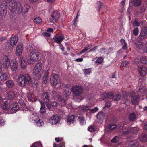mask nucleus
<instances>
[{"instance_id":"obj_1","label":"nucleus","mask_w":147,"mask_h":147,"mask_svg":"<svg viewBox=\"0 0 147 147\" xmlns=\"http://www.w3.org/2000/svg\"><path fill=\"white\" fill-rule=\"evenodd\" d=\"M31 82V78L28 74L24 76L21 74L18 77L17 83L18 85L21 87H24L26 84L29 85Z\"/></svg>"},{"instance_id":"obj_2","label":"nucleus","mask_w":147,"mask_h":147,"mask_svg":"<svg viewBox=\"0 0 147 147\" xmlns=\"http://www.w3.org/2000/svg\"><path fill=\"white\" fill-rule=\"evenodd\" d=\"M41 57V53L37 50H34L29 53L28 63L32 65L35 62L39 60Z\"/></svg>"},{"instance_id":"obj_3","label":"nucleus","mask_w":147,"mask_h":147,"mask_svg":"<svg viewBox=\"0 0 147 147\" xmlns=\"http://www.w3.org/2000/svg\"><path fill=\"white\" fill-rule=\"evenodd\" d=\"M42 65L41 63H37L34 66L33 70L34 78L35 80L40 79L43 73L42 69Z\"/></svg>"},{"instance_id":"obj_4","label":"nucleus","mask_w":147,"mask_h":147,"mask_svg":"<svg viewBox=\"0 0 147 147\" xmlns=\"http://www.w3.org/2000/svg\"><path fill=\"white\" fill-rule=\"evenodd\" d=\"M9 9L10 11L13 13L17 14H21L22 10L21 7L20 6V3H17L16 2H11L9 3Z\"/></svg>"},{"instance_id":"obj_5","label":"nucleus","mask_w":147,"mask_h":147,"mask_svg":"<svg viewBox=\"0 0 147 147\" xmlns=\"http://www.w3.org/2000/svg\"><path fill=\"white\" fill-rule=\"evenodd\" d=\"M18 40V38L16 36H14L12 37L6 44V47L7 49L8 50L13 49V46L16 44Z\"/></svg>"},{"instance_id":"obj_6","label":"nucleus","mask_w":147,"mask_h":147,"mask_svg":"<svg viewBox=\"0 0 147 147\" xmlns=\"http://www.w3.org/2000/svg\"><path fill=\"white\" fill-rule=\"evenodd\" d=\"M50 82L52 85L54 86L60 82V78L57 74H52L50 77Z\"/></svg>"},{"instance_id":"obj_7","label":"nucleus","mask_w":147,"mask_h":147,"mask_svg":"<svg viewBox=\"0 0 147 147\" xmlns=\"http://www.w3.org/2000/svg\"><path fill=\"white\" fill-rule=\"evenodd\" d=\"M84 89L82 87L79 85H76L72 87V92L74 95L76 96H79L81 95L83 93Z\"/></svg>"},{"instance_id":"obj_8","label":"nucleus","mask_w":147,"mask_h":147,"mask_svg":"<svg viewBox=\"0 0 147 147\" xmlns=\"http://www.w3.org/2000/svg\"><path fill=\"white\" fill-rule=\"evenodd\" d=\"M2 109L5 113L9 114L11 113L10 110L11 106L10 102L8 101H4L1 105Z\"/></svg>"},{"instance_id":"obj_9","label":"nucleus","mask_w":147,"mask_h":147,"mask_svg":"<svg viewBox=\"0 0 147 147\" xmlns=\"http://www.w3.org/2000/svg\"><path fill=\"white\" fill-rule=\"evenodd\" d=\"M1 62L2 65L6 68H7L10 64L9 59L7 56L6 55L3 56Z\"/></svg>"},{"instance_id":"obj_10","label":"nucleus","mask_w":147,"mask_h":147,"mask_svg":"<svg viewBox=\"0 0 147 147\" xmlns=\"http://www.w3.org/2000/svg\"><path fill=\"white\" fill-rule=\"evenodd\" d=\"M60 120V118L57 115L52 116L49 120V122L52 125L56 124Z\"/></svg>"},{"instance_id":"obj_11","label":"nucleus","mask_w":147,"mask_h":147,"mask_svg":"<svg viewBox=\"0 0 147 147\" xmlns=\"http://www.w3.org/2000/svg\"><path fill=\"white\" fill-rule=\"evenodd\" d=\"M16 94L15 93L12 91H8L5 96V98L6 99L11 100L15 99L16 97Z\"/></svg>"},{"instance_id":"obj_12","label":"nucleus","mask_w":147,"mask_h":147,"mask_svg":"<svg viewBox=\"0 0 147 147\" xmlns=\"http://www.w3.org/2000/svg\"><path fill=\"white\" fill-rule=\"evenodd\" d=\"M7 5L5 3H1L0 5V13L2 16H4L7 13L6 9Z\"/></svg>"},{"instance_id":"obj_13","label":"nucleus","mask_w":147,"mask_h":147,"mask_svg":"<svg viewBox=\"0 0 147 147\" xmlns=\"http://www.w3.org/2000/svg\"><path fill=\"white\" fill-rule=\"evenodd\" d=\"M59 16L60 14L57 11L53 12L51 17V21L53 22H56L59 18Z\"/></svg>"},{"instance_id":"obj_14","label":"nucleus","mask_w":147,"mask_h":147,"mask_svg":"<svg viewBox=\"0 0 147 147\" xmlns=\"http://www.w3.org/2000/svg\"><path fill=\"white\" fill-rule=\"evenodd\" d=\"M147 36V27H145L143 28L142 30L141 33L139 36V39H144Z\"/></svg>"},{"instance_id":"obj_15","label":"nucleus","mask_w":147,"mask_h":147,"mask_svg":"<svg viewBox=\"0 0 147 147\" xmlns=\"http://www.w3.org/2000/svg\"><path fill=\"white\" fill-rule=\"evenodd\" d=\"M64 39L63 36L58 35L57 34L54 37L53 40L54 42L58 44H60L62 41Z\"/></svg>"},{"instance_id":"obj_16","label":"nucleus","mask_w":147,"mask_h":147,"mask_svg":"<svg viewBox=\"0 0 147 147\" xmlns=\"http://www.w3.org/2000/svg\"><path fill=\"white\" fill-rule=\"evenodd\" d=\"M22 45L20 43L17 45L16 49V54L17 55H22L23 52Z\"/></svg>"},{"instance_id":"obj_17","label":"nucleus","mask_w":147,"mask_h":147,"mask_svg":"<svg viewBox=\"0 0 147 147\" xmlns=\"http://www.w3.org/2000/svg\"><path fill=\"white\" fill-rule=\"evenodd\" d=\"M138 69L140 74L141 76H144L146 75L147 69L144 67L140 66L138 67Z\"/></svg>"},{"instance_id":"obj_18","label":"nucleus","mask_w":147,"mask_h":147,"mask_svg":"<svg viewBox=\"0 0 147 147\" xmlns=\"http://www.w3.org/2000/svg\"><path fill=\"white\" fill-rule=\"evenodd\" d=\"M121 132V134L123 135L127 134L130 133L132 130L131 128H129L128 127H124L122 128Z\"/></svg>"},{"instance_id":"obj_19","label":"nucleus","mask_w":147,"mask_h":147,"mask_svg":"<svg viewBox=\"0 0 147 147\" xmlns=\"http://www.w3.org/2000/svg\"><path fill=\"white\" fill-rule=\"evenodd\" d=\"M42 98L45 102L49 101L50 97L48 92L46 91L43 92L42 94Z\"/></svg>"},{"instance_id":"obj_20","label":"nucleus","mask_w":147,"mask_h":147,"mask_svg":"<svg viewBox=\"0 0 147 147\" xmlns=\"http://www.w3.org/2000/svg\"><path fill=\"white\" fill-rule=\"evenodd\" d=\"M20 6L21 7L20 9L21 10H22V11H21V13H22L24 14H25L28 11L29 9L30 8L29 6L27 4L25 5L23 7H22L21 5L20 4Z\"/></svg>"},{"instance_id":"obj_21","label":"nucleus","mask_w":147,"mask_h":147,"mask_svg":"<svg viewBox=\"0 0 147 147\" xmlns=\"http://www.w3.org/2000/svg\"><path fill=\"white\" fill-rule=\"evenodd\" d=\"M19 61L21 63V67L22 69H24L27 65L26 61L25 59H23L22 57H20L19 58Z\"/></svg>"},{"instance_id":"obj_22","label":"nucleus","mask_w":147,"mask_h":147,"mask_svg":"<svg viewBox=\"0 0 147 147\" xmlns=\"http://www.w3.org/2000/svg\"><path fill=\"white\" fill-rule=\"evenodd\" d=\"M139 146V142L136 140H134L131 141L128 147H138Z\"/></svg>"},{"instance_id":"obj_23","label":"nucleus","mask_w":147,"mask_h":147,"mask_svg":"<svg viewBox=\"0 0 147 147\" xmlns=\"http://www.w3.org/2000/svg\"><path fill=\"white\" fill-rule=\"evenodd\" d=\"M139 96L137 95L132 97L131 100L132 104L134 105L138 104L139 100Z\"/></svg>"},{"instance_id":"obj_24","label":"nucleus","mask_w":147,"mask_h":147,"mask_svg":"<svg viewBox=\"0 0 147 147\" xmlns=\"http://www.w3.org/2000/svg\"><path fill=\"white\" fill-rule=\"evenodd\" d=\"M97 117L99 120L102 121L105 118V113L102 112H99L97 114Z\"/></svg>"},{"instance_id":"obj_25","label":"nucleus","mask_w":147,"mask_h":147,"mask_svg":"<svg viewBox=\"0 0 147 147\" xmlns=\"http://www.w3.org/2000/svg\"><path fill=\"white\" fill-rule=\"evenodd\" d=\"M75 116L74 115H69L67 117V123L69 125L73 123L74 121Z\"/></svg>"},{"instance_id":"obj_26","label":"nucleus","mask_w":147,"mask_h":147,"mask_svg":"<svg viewBox=\"0 0 147 147\" xmlns=\"http://www.w3.org/2000/svg\"><path fill=\"white\" fill-rule=\"evenodd\" d=\"M20 107L18 105V104L17 102H14L12 104L11 106L10 110H12L14 111H17L18 110Z\"/></svg>"},{"instance_id":"obj_27","label":"nucleus","mask_w":147,"mask_h":147,"mask_svg":"<svg viewBox=\"0 0 147 147\" xmlns=\"http://www.w3.org/2000/svg\"><path fill=\"white\" fill-rule=\"evenodd\" d=\"M6 86L8 88H11L13 87L14 86V83L13 80H8L6 82Z\"/></svg>"},{"instance_id":"obj_28","label":"nucleus","mask_w":147,"mask_h":147,"mask_svg":"<svg viewBox=\"0 0 147 147\" xmlns=\"http://www.w3.org/2000/svg\"><path fill=\"white\" fill-rule=\"evenodd\" d=\"M7 78V75L5 73H0V82H2L6 80Z\"/></svg>"},{"instance_id":"obj_29","label":"nucleus","mask_w":147,"mask_h":147,"mask_svg":"<svg viewBox=\"0 0 147 147\" xmlns=\"http://www.w3.org/2000/svg\"><path fill=\"white\" fill-rule=\"evenodd\" d=\"M18 67V63L17 62H15L11 65V68L13 72L16 71L17 70Z\"/></svg>"},{"instance_id":"obj_30","label":"nucleus","mask_w":147,"mask_h":147,"mask_svg":"<svg viewBox=\"0 0 147 147\" xmlns=\"http://www.w3.org/2000/svg\"><path fill=\"white\" fill-rule=\"evenodd\" d=\"M41 104V107L40 110V113H43L46 112V108L45 107V104L44 103H42L41 101H40Z\"/></svg>"},{"instance_id":"obj_31","label":"nucleus","mask_w":147,"mask_h":147,"mask_svg":"<svg viewBox=\"0 0 147 147\" xmlns=\"http://www.w3.org/2000/svg\"><path fill=\"white\" fill-rule=\"evenodd\" d=\"M78 120L81 125H84L86 123V120L85 118L82 116L78 117Z\"/></svg>"},{"instance_id":"obj_32","label":"nucleus","mask_w":147,"mask_h":147,"mask_svg":"<svg viewBox=\"0 0 147 147\" xmlns=\"http://www.w3.org/2000/svg\"><path fill=\"white\" fill-rule=\"evenodd\" d=\"M28 100L32 102H35L36 101V98L34 97V96L33 94H29L27 96Z\"/></svg>"},{"instance_id":"obj_33","label":"nucleus","mask_w":147,"mask_h":147,"mask_svg":"<svg viewBox=\"0 0 147 147\" xmlns=\"http://www.w3.org/2000/svg\"><path fill=\"white\" fill-rule=\"evenodd\" d=\"M120 42L122 45V49L124 50L127 49V45L125 40L123 38L121 39L120 40Z\"/></svg>"},{"instance_id":"obj_34","label":"nucleus","mask_w":147,"mask_h":147,"mask_svg":"<svg viewBox=\"0 0 147 147\" xmlns=\"http://www.w3.org/2000/svg\"><path fill=\"white\" fill-rule=\"evenodd\" d=\"M135 46L138 49H142L144 47V44L143 42H135Z\"/></svg>"},{"instance_id":"obj_35","label":"nucleus","mask_w":147,"mask_h":147,"mask_svg":"<svg viewBox=\"0 0 147 147\" xmlns=\"http://www.w3.org/2000/svg\"><path fill=\"white\" fill-rule=\"evenodd\" d=\"M19 102L20 104L22 110H24V108L26 109V107L25 105V103L23 100L22 99L19 100Z\"/></svg>"},{"instance_id":"obj_36","label":"nucleus","mask_w":147,"mask_h":147,"mask_svg":"<svg viewBox=\"0 0 147 147\" xmlns=\"http://www.w3.org/2000/svg\"><path fill=\"white\" fill-rule=\"evenodd\" d=\"M129 120L131 121H133L136 119V115L134 113L130 114L129 116Z\"/></svg>"},{"instance_id":"obj_37","label":"nucleus","mask_w":147,"mask_h":147,"mask_svg":"<svg viewBox=\"0 0 147 147\" xmlns=\"http://www.w3.org/2000/svg\"><path fill=\"white\" fill-rule=\"evenodd\" d=\"M35 123L38 126H42L44 124V122L42 119H39L35 121Z\"/></svg>"},{"instance_id":"obj_38","label":"nucleus","mask_w":147,"mask_h":147,"mask_svg":"<svg viewBox=\"0 0 147 147\" xmlns=\"http://www.w3.org/2000/svg\"><path fill=\"white\" fill-rule=\"evenodd\" d=\"M121 103L125 104L127 106H129L131 103L130 100L127 98H122L121 100Z\"/></svg>"},{"instance_id":"obj_39","label":"nucleus","mask_w":147,"mask_h":147,"mask_svg":"<svg viewBox=\"0 0 147 147\" xmlns=\"http://www.w3.org/2000/svg\"><path fill=\"white\" fill-rule=\"evenodd\" d=\"M133 2L134 5L136 7L140 6L141 3V0H133Z\"/></svg>"},{"instance_id":"obj_40","label":"nucleus","mask_w":147,"mask_h":147,"mask_svg":"<svg viewBox=\"0 0 147 147\" xmlns=\"http://www.w3.org/2000/svg\"><path fill=\"white\" fill-rule=\"evenodd\" d=\"M90 48L91 47L88 45L85 46L84 48L81 51L79 52L78 53V54H81L82 53H84L88 50V49H90Z\"/></svg>"},{"instance_id":"obj_41","label":"nucleus","mask_w":147,"mask_h":147,"mask_svg":"<svg viewBox=\"0 0 147 147\" xmlns=\"http://www.w3.org/2000/svg\"><path fill=\"white\" fill-rule=\"evenodd\" d=\"M140 61L143 64H147V58L145 56H143L141 57Z\"/></svg>"},{"instance_id":"obj_42","label":"nucleus","mask_w":147,"mask_h":147,"mask_svg":"<svg viewBox=\"0 0 147 147\" xmlns=\"http://www.w3.org/2000/svg\"><path fill=\"white\" fill-rule=\"evenodd\" d=\"M91 107L90 106H84L81 107V109L83 111L86 112L89 110Z\"/></svg>"},{"instance_id":"obj_43","label":"nucleus","mask_w":147,"mask_h":147,"mask_svg":"<svg viewBox=\"0 0 147 147\" xmlns=\"http://www.w3.org/2000/svg\"><path fill=\"white\" fill-rule=\"evenodd\" d=\"M106 97L108 99H111L114 97V95L112 93H107L106 94Z\"/></svg>"},{"instance_id":"obj_44","label":"nucleus","mask_w":147,"mask_h":147,"mask_svg":"<svg viewBox=\"0 0 147 147\" xmlns=\"http://www.w3.org/2000/svg\"><path fill=\"white\" fill-rule=\"evenodd\" d=\"M34 21L36 24H39L41 22L42 20L39 17H38L34 19Z\"/></svg>"},{"instance_id":"obj_45","label":"nucleus","mask_w":147,"mask_h":147,"mask_svg":"<svg viewBox=\"0 0 147 147\" xmlns=\"http://www.w3.org/2000/svg\"><path fill=\"white\" fill-rule=\"evenodd\" d=\"M129 62L128 61H123L122 63V66L124 67H128Z\"/></svg>"},{"instance_id":"obj_46","label":"nucleus","mask_w":147,"mask_h":147,"mask_svg":"<svg viewBox=\"0 0 147 147\" xmlns=\"http://www.w3.org/2000/svg\"><path fill=\"white\" fill-rule=\"evenodd\" d=\"M48 76H46L44 75L43 78V80L42 82L43 84H45L47 83V80L48 79Z\"/></svg>"},{"instance_id":"obj_47","label":"nucleus","mask_w":147,"mask_h":147,"mask_svg":"<svg viewBox=\"0 0 147 147\" xmlns=\"http://www.w3.org/2000/svg\"><path fill=\"white\" fill-rule=\"evenodd\" d=\"M83 71L85 75H89L90 73L91 69L90 68L85 69L83 70Z\"/></svg>"},{"instance_id":"obj_48","label":"nucleus","mask_w":147,"mask_h":147,"mask_svg":"<svg viewBox=\"0 0 147 147\" xmlns=\"http://www.w3.org/2000/svg\"><path fill=\"white\" fill-rule=\"evenodd\" d=\"M139 30L137 28H135L133 30V33L135 36H137L138 34Z\"/></svg>"},{"instance_id":"obj_49","label":"nucleus","mask_w":147,"mask_h":147,"mask_svg":"<svg viewBox=\"0 0 147 147\" xmlns=\"http://www.w3.org/2000/svg\"><path fill=\"white\" fill-rule=\"evenodd\" d=\"M88 130L90 132H94L95 130L94 126L91 125L88 128Z\"/></svg>"},{"instance_id":"obj_50","label":"nucleus","mask_w":147,"mask_h":147,"mask_svg":"<svg viewBox=\"0 0 147 147\" xmlns=\"http://www.w3.org/2000/svg\"><path fill=\"white\" fill-rule=\"evenodd\" d=\"M48 101H45L44 102H42V103H44L46 107H47V109L49 110H50L51 108V105L48 102Z\"/></svg>"},{"instance_id":"obj_51","label":"nucleus","mask_w":147,"mask_h":147,"mask_svg":"<svg viewBox=\"0 0 147 147\" xmlns=\"http://www.w3.org/2000/svg\"><path fill=\"white\" fill-rule=\"evenodd\" d=\"M119 141V138L117 136H115L111 140V142L114 143H116Z\"/></svg>"},{"instance_id":"obj_52","label":"nucleus","mask_w":147,"mask_h":147,"mask_svg":"<svg viewBox=\"0 0 147 147\" xmlns=\"http://www.w3.org/2000/svg\"><path fill=\"white\" fill-rule=\"evenodd\" d=\"M111 106V103L110 101H108L105 103V105L104 108H109Z\"/></svg>"},{"instance_id":"obj_53","label":"nucleus","mask_w":147,"mask_h":147,"mask_svg":"<svg viewBox=\"0 0 147 147\" xmlns=\"http://www.w3.org/2000/svg\"><path fill=\"white\" fill-rule=\"evenodd\" d=\"M98 108L97 107H95L94 109H90L89 111L90 112L92 113H94L98 111Z\"/></svg>"},{"instance_id":"obj_54","label":"nucleus","mask_w":147,"mask_h":147,"mask_svg":"<svg viewBox=\"0 0 147 147\" xmlns=\"http://www.w3.org/2000/svg\"><path fill=\"white\" fill-rule=\"evenodd\" d=\"M121 96L120 95L118 94L114 97L113 100L115 101L119 100L120 99Z\"/></svg>"},{"instance_id":"obj_55","label":"nucleus","mask_w":147,"mask_h":147,"mask_svg":"<svg viewBox=\"0 0 147 147\" xmlns=\"http://www.w3.org/2000/svg\"><path fill=\"white\" fill-rule=\"evenodd\" d=\"M116 127V125L114 124L111 125L109 126V129L111 130H114Z\"/></svg>"},{"instance_id":"obj_56","label":"nucleus","mask_w":147,"mask_h":147,"mask_svg":"<svg viewBox=\"0 0 147 147\" xmlns=\"http://www.w3.org/2000/svg\"><path fill=\"white\" fill-rule=\"evenodd\" d=\"M33 48L31 46H28L27 47V50L28 52H30L33 51Z\"/></svg>"},{"instance_id":"obj_57","label":"nucleus","mask_w":147,"mask_h":147,"mask_svg":"<svg viewBox=\"0 0 147 147\" xmlns=\"http://www.w3.org/2000/svg\"><path fill=\"white\" fill-rule=\"evenodd\" d=\"M34 144L35 146H36L37 147H42V144L40 142H36Z\"/></svg>"},{"instance_id":"obj_58","label":"nucleus","mask_w":147,"mask_h":147,"mask_svg":"<svg viewBox=\"0 0 147 147\" xmlns=\"http://www.w3.org/2000/svg\"><path fill=\"white\" fill-rule=\"evenodd\" d=\"M103 61V59L102 57H100L98 58L96 62V63H98L100 64H101Z\"/></svg>"},{"instance_id":"obj_59","label":"nucleus","mask_w":147,"mask_h":147,"mask_svg":"<svg viewBox=\"0 0 147 147\" xmlns=\"http://www.w3.org/2000/svg\"><path fill=\"white\" fill-rule=\"evenodd\" d=\"M98 10L99 11L101 8V6H102L101 2L99 1H98Z\"/></svg>"},{"instance_id":"obj_60","label":"nucleus","mask_w":147,"mask_h":147,"mask_svg":"<svg viewBox=\"0 0 147 147\" xmlns=\"http://www.w3.org/2000/svg\"><path fill=\"white\" fill-rule=\"evenodd\" d=\"M139 90L141 93H144L145 92V91L144 90V88L142 86L140 87Z\"/></svg>"},{"instance_id":"obj_61","label":"nucleus","mask_w":147,"mask_h":147,"mask_svg":"<svg viewBox=\"0 0 147 147\" xmlns=\"http://www.w3.org/2000/svg\"><path fill=\"white\" fill-rule=\"evenodd\" d=\"M124 125V124L123 123H120L117 126V128L118 129H120L121 127H123Z\"/></svg>"},{"instance_id":"obj_62","label":"nucleus","mask_w":147,"mask_h":147,"mask_svg":"<svg viewBox=\"0 0 147 147\" xmlns=\"http://www.w3.org/2000/svg\"><path fill=\"white\" fill-rule=\"evenodd\" d=\"M56 98L60 102L63 99V98H62V97L61 96L59 95H58L57 96Z\"/></svg>"},{"instance_id":"obj_63","label":"nucleus","mask_w":147,"mask_h":147,"mask_svg":"<svg viewBox=\"0 0 147 147\" xmlns=\"http://www.w3.org/2000/svg\"><path fill=\"white\" fill-rule=\"evenodd\" d=\"M51 105L53 107H56L57 106L58 104V103L56 101H53L51 102Z\"/></svg>"},{"instance_id":"obj_64","label":"nucleus","mask_w":147,"mask_h":147,"mask_svg":"<svg viewBox=\"0 0 147 147\" xmlns=\"http://www.w3.org/2000/svg\"><path fill=\"white\" fill-rule=\"evenodd\" d=\"M143 129L144 130L147 131V122L144 124L143 126Z\"/></svg>"}]
</instances>
